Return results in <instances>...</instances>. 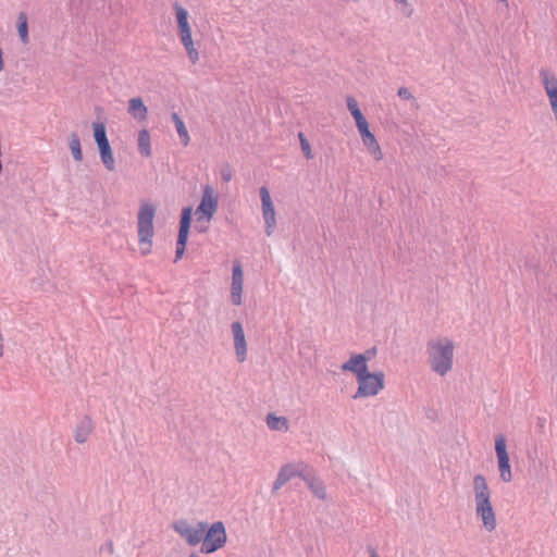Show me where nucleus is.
<instances>
[{
	"instance_id": "f257e3e1",
	"label": "nucleus",
	"mask_w": 557,
	"mask_h": 557,
	"mask_svg": "<svg viewBox=\"0 0 557 557\" xmlns=\"http://www.w3.org/2000/svg\"><path fill=\"white\" fill-rule=\"evenodd\" d=\"M430 369L440 376L447 375L454 367L455 344L447 336H436L426 342Z\"/></svg>"
},
{
	"instance_id": "f03ea898",
	"label": "nucleus",
	"mask_w": 557,
	"mask_h": 557,
	"mask_svg": "<svg viewBox=\"0 0 557 557\" xmlns=\"http://www.w3.org/2000/svg\"><path fill=\"white\" fill-rule=\"evenodd\" d=\"M156 208L151 203L143 202L137 215V232L140 246V253L147 256L151 252L152 238L154 235L153 219Z\"/></svg>"
},
{
	"instance_id": "7ed1b4c3",
	"label": "nucleus",
	"mask_w": 557,
	"mask_h": 557,
	"mask_svg": "<svg viewBox=\"0 0 557 557\" xmlns=\"http://www.w3.org/2000/svg\"><path fill=\"white\" fill-rule=\"evenodd\" d=\"M173 8L175 10L180 40L184 46L190 62L196 64L199 61V52L196 49L191 38V28L188 22V11L177 2L174 3Z\"/></svg>"
},
{
	"instance_id": "20e7f679",
	"label": "nucleus",
	"mask_w": 557,
	"mask_h": 557,
	"mask_svg": "<svg viewBox=\"0 0 557 557\" xmlns=\"http://www.w3.org/2000/svg\"><path fill=\"white\" fill-rule=\"evenodd\" d=\"M494 450L496 467L502 482H511L513 474L510 465L509 445L508 440L504 434L499 433L495 435Z\"/></svg>"
},
{
	"instance_id": "39448f33",
	"label": "nucleus",
	"mask_w": 557,
	"mask_h": 557,
	"mask_svg": "<svg viewBox=\"0 0 557 557\" xmlns=\"http://www.w3.org/2000/svg\"><path fill=\"white\" fill-rule=\"evenodd\" d=\"M358 388L354 399L373 397L384 388V373L382 371L371 373L369 370L357 379Z\"/></svg>"
},
{
	"instance_id": "423d86ee",
	"label": "nucleus",
	"mask_w": 557,
	"mask_h": 557,
	"mask_svg": "<svg viewBox=\"0 0 557 557\" xmlns=\"http://www.w3.org/2000/svg\"><path fill=\"white\" fill-rule=\"evenodd\" d=\"M227 535L224 523L222 521H216L209 528L207 527V530L201 540L202 544L200 552L203 554H212L222 548L225 545Z\"/></svg>"
},
{
	"instance_id": "0eeeda50",
	"label": "nucleus",
	"mask_w": 557,
	"mask_h": 557,
	"mask_svg": "<svg viewBox=\"0 0 557 557\" xmlns=\"http://www.w3.org/2000/svg\"><path fill=\"white\" fill-rule=\"evenodd\" d=\"M208 523L198 521L196 524H190L186 519H178L173 522V530L186 541L189 546L198 545L207 530Z\"/></svg>"
},
{
	"instance_id": "6e6552de",
	"label": "nucleus",
	"mask_w": 557,
	"mask_h": 557,
	"mask_svg": "<svg viewBox=\"0 0 557 557\" xmlns=\"http://www.w3.org/2000/svg\"><path fill=\"white\" fill-rule=\"evenodd\" d=\"M201 200L196 209L197 222L209 223L219 208V197L211 185H203L201 188Z\"/></svg>"
},
{
	"instance_id": "1a4fd4ad",
	"label": "nucleus",
	"mask_w": 557,
	"mask_h": 557,
	"mask_svg": "<svg viewBox=\"0 0 557 557\" xmlns=\"http://www.w3.org/2000/svg\"><path fill=\"white\" fill-rule=\"evenodd\" d=\"M307 466L304 462L298 463H286L281 467L277 476L273 483L272 492L275 493L278 491L284 484H286L289 480L295 476H299L304 480L306 476Z\"/></svg>"
},
{
	"instance_id": "9d476101",
	"label": "nucleus",
	"mask_w": 557,
	"mask_h": 557,
	"mask_svg": "<svg viewBox=\"0 0 557 557\" xmlns=\"http://www.w3.org/2000/svg\"><path fill=\"white\" fill-rule=\"evenodd\" d=\"M474 491L478 515L481 517L483 525L487 527V482L482 474L474 478Z\"/></svg>"
},
{
	"instance_id": "9b49d317",
	"label": "nucleus",
	"mask_w": 557,
	"mask_h": 557,
	"mask_svg": "<svg viewBox=\"0 0 557 557\" xmlns=\"http://www.w3.org/2000/svg\"><path fill=\"white\" fill-rule=\"evenodd\" d=\"M259 191L262 203V216L265 223V233L270 236L276 226L275 210L269 189L265 186H262Z\"/></svg>"
},
{
	"instance_id": "f8f14e48",
	"label": "nucleus",
	"mask_w": 557,
	"mask_h": 557,
	"mask_svg": "<svg viewBox=\"0 0 557 557\" xmlns=\"http://www.w3.org/2000/svg\"><path fill=\"white\" fill-rule=\"evenodd\" d=\"M358 132L361 136L362 144L368 149V151L373 156L376 161L383 159V152L381 147L375 138V136L370 132L368 121L362 122L359 125H356Z\"/></svg>"
},
{
	"instance_id": "ddd939ff",
	"label": "nucleus",
	"mask_w": 557,
	"mask_h": 557,
	"mask_svg": "<svg viewBox=\"0 0 557 557\" xmlns=\"http://www.w3.org/2000/svg\"><path fill=\"white\" fill-rule=\"evenodd\" d=\"M244 284V273L242 264L238 261L233 263L232 269V284H231V300L235 306L242 305V293Z\"/></svg>"
},
{
	"instance_id": "4468645a",
	"label": "nucleus",
	"mask_w": 557,
	"mask_h": 557,
	"mask_svg": "<svg viewBox=\"0 0 557 557\" xmlns=\"http://www.w3.org/2000/svg\"><path fill=\"white\" fill-rule=\"evenodd\" d=\"M231 330L234 338L236 359L238 362H244L247 358V343L243 324L239 321H235L232 323Z\"/></svg>"
},
{
	"instance_id": "2eb2a0df",
	"label": "nucleus",
	"mask_w": 557,
	"mask_h": 557,
	"mask_svg": "<svg viewBox=\"0 0 557 557\" xmlns=\"http://www.w3.org/2000/svg\"><path fill=\"white\" fill-rule=\"evenodd\" d=\"M368 358L363 354L352 355L346 362L342 364L343 371L352 372L358 379L368 371Z\"/></svg>"
},
{
	"instance_id": "dca6fc26",
	"label": "nucleus",
	"mask_w": 557,
	"mask_h": 557,
	"mask_svg": "<svg viewBox=\"0 0 557 557\" xmlns=\"http://www.w3.org/2000/svg\"><path fill=\"white\" fill-rule=\"evenodd\" d=\"M95 424L89 416H84L77 423L74 431V440L78 444H84L91 432L94 431Z\"/></svg>"
},
{
	"instance_id": "f3484780",
	"label": "nucleus",
	"mask_w": 557,
	"mask_h": 557,
	"mask_svg": "<svg viewBox=\"0 0 557 557\" xmlns=\"http://www.w3.org/2000/svg\"><path fill=\"white\" fill-rule=\"evenodd\" d=\"M304 481L308 484V487L315 497L322 500L326 499V487L321 479L307 472L306 476H304Z\"/></svg>"
},
{
	"instance_id": "a211bd4d",
	"label": "nucleus",
	"mask_w": 557,
	"mask_h": 557,
	"mask_svg": "<svg viewBox=\"0 0 557 557\" xmlns=\"http://www.w3.org/2000/svg\"><path fill=\"white\" fill-rule=\"evenodd\" d=\"M128 113L138 121H145L147 119L148 109L145 106L141 98H132L128 101Z\"/></svg>"
},
{
	"instance_id": "6ab92c4d",
	"label": "nucleus",
	"mask_w": 557,
	"mask_h": 557,
	"mask_svg": "<svg viewBox=\"0 0 557 557\" xmlns=\"http://www.w3.org/2000/svg\"><path fill=\"white\" fill-rule=\"evenodd\" d=\"M191 213L193 209L191 207H185L182 210L181 213V220H180V230H178V237H186L188 238L190 223H191Z\"/></svg>"
},
{
	"instance_id": "aec40b11",
	"label": "nucleus",
	"mask_w": 557,
	"mask_h": 557,
	"mask_svg": "<svg viewBox=\"0 0 557 557\" xmlns=\"http://www.w3.org/2000/svg\"><path fill=\"white\" fill-rule=\"evenodd\" d=\"M171 117H172V121L175 124V128H176L177 135H178V137L181 139V143L185 147L188 146L189 141H190V137H189V134H188V131H187V128L185 126L184 121L181 119V116L176 112H173Z\"/></svg>"
},
{
	"instance_id": "412c9836",
	"label": "nucleus",
	"mask_w": 557,
	"mask_h": 557,
	"mask_svg": "<svg viewBox=\"0 0 557 557\" xmlns=\"http://www.w3.org/2000/svg\"><path fill=\"white\" fill-rule=\"evenodd\" d=\"M99 153L102 163L104 164L108 171H113L115 169V161L112 154V149L110 143L98 146Z\"/></svg>"
},
{
	"instance_id": "4be33fe9",
	"label": "nucleus",
	"mask_w": 557,
	"mask_h": 557,
	"mask_svg": "<svg viewBox=\"0 0 557 557\" xmlns=\"http://www.w3.org/2000/svg\"><path fill=\"white\" fill-rule=\"evenodd\" d=\"M138 150L141 156L150 157L151 156V144H150V135L147 129H141L138 133Z\"/></svg>"
},
{
	"instance_id": "5701e85b",
	"label": "nucleus",
	"mask_w": 557,
	"mask_h": 557,
	"mask_svg": "<svg viewBox=\"0 0 557 557\" xmlns=\"http://www.w3.org/2000/svg\"><path fill=\"white\" fill-rule=\"evenodd\" d=\"M267 425L273 431H287L288 420L285 417H276L274 413L267 416Z\"/></svg>"
},
{
	"instance_id": "b1692460",
	"label": "nucleus",
	"mask_w": 557,
	"mask_h": 557,
	"mask_svg": "<svg viewBox=\"0 0 557 557\" xmlns=\"http://www.w3.org/2000/svg\"><path fill=\"white\" fill-rule=\"evenodd\" d=\"M17 32L21 41L26 45L29 42V36H28V23H27V15L25 12H20L17 16Z\"/></svg>"
},
{
	"instance_id": "393cba45",
	"label": "nucleus",
	"mask_w": 557,
	"mask_h": 557,
	"mask_svg": "<svg viewBox=\"0 0 557 557\" xmlns=\"http://www.w3.org/2000/svg\"><path fill=\"white\" fill-rule=\"evenodd\" d=\"M346 103H347V108H348L350 114L355 119L356 125H359L362 122L367 121L358 106L357 100L354 97H351V96L347 97Z\"/></svg>"
},
{
	"instance_id": "a878e982",
	"label": "nucleus",
	"mask_w": 557,
	"mask_h": 557,
	"mask_svg": "<svg viewBox=\"0 0 557 557\" xmlns=\"http://www.w3.org/2000/svg\"><path fill=\"white\" fill-rule=\"evenodd\" d=\"M69 146H70V149H71L74 160L82 161L83 153H82V147H81V139L77 134L73 133L70 136Z\"/></svg>"
},
{
	"instance_id": "bb28decb",
	"label": "nucleus",
	"mask_w": 557,
	"mask_h": 557,
	"mask_svg": "<svg viewBox=\"0 0 557 557\" xmlns=\"http://www.w3.org/2000/svg\"><path fill=\"white\" fill-rule=\"evenodd\" d=\"M94 137L98 146L109 143L107 137L106 126L103 123L96 122L92 124Z\"/></svg>"
},
{
	"instance_id": "cd10ccee",
	"label": "nucleus",
	"mask_w": 557,
	"mask_h": 557,
	"mask_svg": "<svg viewBox=\"0 0 557 557\" xmlns=\"http://www.w3.org/2000/svg\"><path fill=\"white\" fill-rule=\"evenodd\" d=\"M298 137H299V141H300V147H301V150H302L305 157L307 159H312L313 154H312L309 141L307 140V138L305 137V135L302 133H299Z\"/></svg>"
},
{
	"instance_id": "c85d7f7f",
	"label": "nucleus",
	"mask_w": 557,
	"mask_h": 557,
	"mask_svg": "<svg viewBox=\"0 0 557 557\" xmlns=\"http://www.w3.org/2000/svg\"><path fill=\"white\" fill-rule=\"evenodd\" d=\"M187 240H188V238H186V237H178L177 236L176 251H175V261L180 260L183 257V255L185 252Z\"/></svg>"
},
{
	"instance_id": "c756f323",
	"label": "nucleus",
	"mask_w": 557,
	"mask_h": 557,
	"mask_svg": "<svg viewBox=\"0 0 557 557\" xmlns=\"http://www.w3.org/2000/svg\"><path fill=\"white\" fill-rule=\"evenodd\" d=\"M220 175L223 182L228 183L233 178V170L230 164H223L220 169Z\"/></svg>"
},
{
	"instance_id": "7c9ffc66",
	"label": "nucleus",
	"mask_w": 557,
	"mask_h": 557,
	"mask_svg": "<svg viewBox=\"0 0 557 557\" xmlns=\"http://www.w3.org/2000/svg\"><path fill=\"white\" fill-rule=\"evenodd\" d=\"M397 95L403 100H412L416 104V98L411 94V91L407 87H400L397 91Z\"/></svg>"
},
{
	"instance_id": "2f4dec72",
	"label": "nucleus",
	"mask_w": 557,
	"mask_h": 557,
	"mask_svg": "<svg viewBox=\"0 0 557 557\" xmlns=\"http://www.w3.org/2000/svg\"><path fill=\"white\" fill-rule=\"evenodd\" d=\"M397 4L403 7V12L406 16L410 17L413 9L409 5L408 0H394Z\"/></svg>"
},
{
	"instance_id": "473e14b6",
	"label": "nucleus",
	"mask_w": 557,
	"mask_h": 557,
	"mask_svg": "<svg viewBox=\"0 0 557 557\" xmlns=\"http://www.w3.org/2000/svg\"><path fill=\"white\" fill-rule=\"evenodd\" d=\"M196 228L199 233L206 232L208 228V223L205 222L202 225V221L200 223L197 222Z\"/></svg>"
},
{
	"instance_id": "72a5a7b5",
	"label": "nucleus",
	"mask_w": 557,
	"mask_h": 557,
	"mask_svg": "<svg viewBox=\"0 0 557 557\" xmlns=\"http://www.w3.org/2000/svg\"><path fill=\"white\" fill-rule=\"evenodd\" d=\"M4 69L3 51L0 48V71Z\"/></svg>"
},
{
	"instance_id": "f704fd0d",
	"label": "nucleus",
	"mask_w": 557,
	"mask_h": 557,
	"mask_svg": "<svg viewBox=\"0 0 557 557\" xmlns=\"http://www.w3.org/2000/svg\"><path fill=\"white\" fill-rule=\"evenodd\" d=\"M368 550L370 553V557H379L376 550L373 547H369Z\"/></svg>"
},
{
	"instance_id": "c9c22d12",
	"label": "nucleus",
	"mask_w": 557,
	"mask_h": 557,
	"mask_svg": "<svg viewBox=\"0 0 557 557\" xmlns=\"http://www.w3.org/2000/svg\"><path fill=\"white\" fill-rule=\"evenodd\" d=\"M499 1L504 4V7H505L506 9H508V8H509V4H508V1H507V0H499Z\"/></svg>"
},
{
	"instance_id": "e433bc0d",
	"label": "nucleus",
	"mask_w": 557,
	"mask_h": 557,
	"mask_svg": "<svg viewBox=\"0 0 557 557\" xmlns=\"http://www.w3.org/2000/svg\"><path fill=\"white\" fill-rule=\"evenodd\" d=\"M189 557H198L195 553L190 554Z\"/></svg>"
}]
</instances>
